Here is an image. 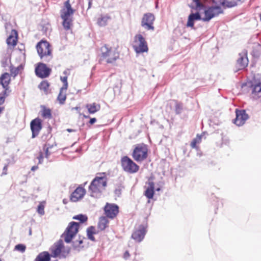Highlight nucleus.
I'll return each mask as SVG.
<instances>
[{"instance_id":"nucleus-1","label":"nucleus","mask_w":261,"mask_h":261,"mask_svg":"<svg viewBox=\"0 0 261 261\" xmlns=\"http://www.w3.org/2000/svg\"><path fill=\"white\" fill-rule=\"evenodd\" d=\"M79 223L74 221L69 223L64 233L61 235V239L56 245H63V241L67 244L73 243H76V241H74L78 232Z\"/></svg>"},{"instance_id":"nucleus-2","label":"nucleus","mask_w":261,"mask_h":261,"mask_svg":"<svg viewBox=\"0 0 261 261\" xmlns=\"http://www.w3.org/2000/svg\"><path fill=\"white\" fill-rule=\"evenodd\" d=\"M107 185V181L105 177H96L89 187L90 196L95 198L99 197Z\"/></svg>"},{"instance_id":"nucleus-3","label":"nucleus","mask_w":261,"mask_h":261,"mask_svg":"<svg viewBox=\"0 0 261 261\" xmlns=\"http://www.w3.org/2000/svg\"><path fill=\"white\" fill-rule=\"evenodd\" d=\"M37 53L40 58L45 62H48L52 58L50 44L46 41H41L36 45Z\"/></svg>"},{"instance_id":"nucleus-4","label":"nucleus","mask_w":261,"mask_h":261,"mask_svg":"<svg viewBox=\"0 0 261 261\" xmlns=\"http://www.w3.org/2000/svg\"><path fill=\"white\" fill-rule=\"evenodd\" d=\"M10 82V76L8 73L3 74L0 77V105L4 102L5 97L10 92L9 90Z\"/></svg>"},{"instance_id":"nucleus-5","label":"nucleus","mask_w":261,"mask_h":261,"mask_svg":"<svg viewBox=\"0 0 261 261\" xmlns=\"http://www.w3.org/2000/svg\"><path fill=\"white\" fill-rule=\"evenodd\" d=\"M50 257L66 258L71 251V248L68 246H51L49 249Z\"/></svg>"},{"instance_id":"nucleus-6","label":"nucleus","mask_w":261,"mask_h":261,"mask_svg":"<svg viewBox=\"0 0 261 261\" xmlns=\"http://www.w3.org/2000/svg\"><path fill=\"white\" fill-rule=\"evenodd\" d=\"M101 50V60H105L108 63H113L119 58L118 53L114 49L109 48L107 45L103 46Z\"/></svg>"},{"instance_id":"nucleus-7","label":"nucleus","mask_w":261,"mask_h":261,"mask_svg":"<svg viewBox=\"0 0 261 261\" xmlns=\"http://www.w3.org/2000/svg\"><path fill=\"white\" fill-rule=\"evenodd\" d=\"M121 165L124 171L129 173H136L139 169V166L127 156L122 158Z\"/></svg>"},{"instance_id":"nucleus-8","label":"nucleus","mask_w":261,"mask_h":261,"mask_svg":"<svg viewBox=\"0 0 261 261\" xmlns=\"http://www.w3.org/2000/svg\"><path fill=\"white\" fill-rule=\"evenodd\" d=\"M133 47L137 53L147 51L148 47L145 38L140 34L137 35L135 37Z\"/></svg>"},{"instance_id":"nucleus-9","label":"nucleus","mask_w":261,"mask_h":261,"mask_svg":"<svg viewBox=\"0 0 261 261\" xmlns=\"http://www.w3.org/2000/svg\"><path fill=\"white\" fill-rule=\"evenodd\" d=\"M222 13L223 10L220 6L210 7L204 10V16L202 17V20L204 22H208L213 17Z\"/></svg>"},{"instance_id":"nucleus-10","label":"nucleus","mask_w":261,"mask_h":261,"mask_svg":"<svg viewBox=\"0 0 261 261\" xmlns=\"http://www.w3.org/2000/svg\"><path fill=\"white\" fill-rule=\"evenodd\" d=\"M147 156V149L145 145H139L134 150L133 156L137 162H141L145 160Z\"/></svg>"},{"instance_id":"nucleus-11","label":"nucleus","mask_w":261,"mask_h":261,"mask_svg":"<svg viewBox=\"0 0 261 261\" xmlns=\"http://www.w3.org/2000/svg\"><path fill=\"white\" fill-rule=\"evenodd\" d=\"M155 17L153 14L148 13L144 14L141 21V25L147 30H154L153 26Z\"/></svg>"},{"instance_id":"nucleus-12","label":"nucleus","mask_w":261,"mask_h":261,"mask_svg":"<svg viewBox=\"0 0 261 261\" xmlns=\"http://www.w3.org/2000/svg\"><path fill=\"white\" fill-rule=\"evenodd\" d=\"M105 214L107 217L114 219L119 213V207L114 203H107L104 207Z\"/></svg>"},{"instance_id":"nucleus-13","label":"nucleus","mask_w":261,"mask_h":261,"mask_svg":"<svg viewBox=\"0 0 261 261\" xmlns=\"http://www.w3.org/2000/svg\"><path fill=\"white\" fill-rule=\"evenodd\" d=\"M50 72L51 69L48 68L45 64L42 63H39L35 68L36 75L41 78L48 77Z\"/></svg>"},{"instance_id":"nucleus-14","label":"nucleus","mask_w":261,"mask_h":261,"mask_svg":"<svg viewBox=\"0 0 261 261\" xmlns=\"http://www.w3.org/2000/svg\"><path fill=\"white\" fill-rule=\"evenodd\" d=\"M30 126L32 133V137L34 138L38 135L42 129V121L38 118H35L31 122Z\"/></svg>"},{"instance_id":"nucleus-15","label":"nucleus","mask_w":261,"mask_h":261,"mask_svg":"<svg viewBox=\"0 0 261 261\" xmlns=\"http://www.w3.org/2000/svg\"><path fill=\"white\" fill-rule=\"evenodd\" d=\"M236 118L234 120V123L238 126H241L244 124L246 120L248 119V116L245 110H239L236 109Z\"/></svg>"},{"instance_id":"nucleus-16","label":"nucleus","mask_w":261,"mask_h":261,"mask_svg":"<svg viewBox=\"0 0 261 261\" xmlns=\"http://www.w3.org/2000/svg\"><path fill=\"white\" fill-rule=\"evenodd\" d=\"M74 13V10L71 8L68 0L64 3V8L61 11V17L62 18H71Z\"/></svg>"},{"instance_id":"nucleus-17","label":"nucleus","mask_w":261,"mask_h":261,"mask_svg":"<svg viewBox=\"0 0 261 261\" xmlns=\"http://www.w3.org/2000/svg\"><path fill=\"white\" fill-rule=\"evenodd\" d=\"M239 57L237 60V66L238 69H244L248 64V60L247 57V53L246 51L240 53Z\"/></svg>"},{"instance_id":"nucleus-18","label":"nucleus","mask_w":261,"mask_h":261,"mask_svg":"<svg viewBox=\"0 0 261 261\" xmlns=\"http://www.w3.org/2000/svg\"><path fill=\"white\" fill-rule=\"evenodd\" d=\"M145 233V228L143 225H140L139 229L133 233L132 237L136 242L139 243L143 240Z\"/></svg>"},{"instance_id":"nucleus-19","label":"nucleus","mask_w":261,"mask_h":261,"mask_svg":"<svg viewBox=\"0 0 261 261\" xmlns=\"http://www.w3.org/2000/svg\"><path fill=\"white\" fill-rule=\"evenodd\" d=\"M85 193V189L82 187H78L71 194L70 200L73 202H76L84 197Z\"/></svg>"},{"instance_id":"nucleus-20","label":"nucleus","mask_w":261,"mask_h":261,"mask_svg":"<svg viewBox=\"0 0 261 261\" xmlns=\"http://www.w3.org/2000/svg\"><path fill=\"white\" fill-rule=\"evenodd\" d=\"M202 17H201V15L199 12H196L195 13H191L188 19V21L187 23V27L193 28L194 24V21L195 20H202Z\"/></svg>"},{"instance_id":"nucleus-21","label":"nucleus","mask_w":261,"mask_h":261,"mask_svg":"<svg viewBox=\"0 0 261 261\" xmlns=\"http://www.w3.org/2000/svg\"><path fill=\"white\" fill-rule=\"evenodd\" d=\"M51 257L49 255V252L48 251H43L36 256L35 261H50Z\"/></svg>"},{"instance_id":"nucleus-22","label":"nucleus","mask_w":261,"mask_h":261,"mask_svg":"<svg viewBox=\"0 0 261 261\" xmlns=\"http://www.w3.org/2000/svg\"><path fill=\"white\" fill-rule=\"evenodd\" d=\"M149 186L146 189L145 192V195L148 199H151L153 198L154 195V183L152 181H149L148 183Z\"/></svg>"},{"instance_id":"nucleus-23","label":"nucleus","mask_w":261,"mask_h":261,"mask_svg":"<svg viewBox=\"0 0 261 261\" xmlns=\"http://www.w3.org/2000/svg\"><path fill=\"white\" fill-rule=\"evenodd\" d=\"M249 87L252 88V94H259L261 93V82L256 83L255 84H252L248 83Z\"/></svg>"},{"instance_id":"nucleus-24","label":"nucleus","mask_w":261,"mask_h":261,"mask_svg":"<svg viewBox=\"0 0 261 261\" xmlns=\"http://www.w3.org/2000/svg\"><path fill=\"white\" fill-rule=\"evenodd\" d=\"M86 108L89 113L94 114L100 110V106L99 104L94 102L91 104H87Z\"/></svg>"},{"instance_id":"nucleus-25","label":"nucleus","mask_w":261,"mask_h":261,"mask_svg":"<svg viewBox=\"0 0 261 261\" xmlns=\"http://www.w3.org/2000/svg\"><path fill=\"white\" fill-rule=\"evenodd\" d=\"M111 19V17L108 15H101L97 19V24L100 27H105L107 24L108 21Z\"/></svg>"},{"instance_id":"nucleus-26","label":"nucleus","mask_w":261,"mask_h":261,"mask_svg":"<svg viewBox=\"0 0 261 261\" xmlns=\"http://www.w3.org/2000/svg\"><path fill=\"white\" fill-rule=\"evenodd\" d=\"M109 221L106 217H101L98 224V227L101 230H104L107 226Z\"/></svg>"},{"instance_id":"nucleus-27","label":"nucleus","mask_w":261,"mask_h":261,"mask_svg":"<svg viewBox=\"0 0 261 261\" xmlns=\"http://www.w3.org/2000/svg\"><path fill=\"white\" fill-rule=\"evenodd\" d=\"M241 0H221L220 2L221 4L228 8H231L236 6L237 5V2L240 1Z\"/></svg>"},{"instance_id":"nucleus-28","label":"nucleus","mask_w":261,"mask_h":261,"mask_svg":"<svg viewBox=\"0 0 261 261\" xmlns=\"http://www.w3.org/2000/svg\"><path fill=\"white\" fill-rule=\"evenodd\" d=\"M66 90L67 89H63V88H61L60 89V93L58 96V99L61 104H63L66 99Z\"/></svg>"},{"instance_id":"nucleus-29","label":"nucleus","mask_w":261,"mask_h":261,"mask_svg":"<svg viewBox=\"0 0 261 261\" xmlns=\"http://www.w3.org/2000/svg\"><path fill=\"white\" fill-rule=\"evenodd\" d=\"M42 108V115L44 118L50 119L51 118V110L49 109L45 108L44 106L41 107Z\"/></svg>"},{"instance_id":"nucleus-30","label":"nucleus","mask_w":261,"mask_h":261,"mask_svg":"<svg viewBox=\"0 0 261 261\" xmlns=\"http://www.w3.org/2000/svg\"><path fill=\"white\" fill-rule=\"evenodd\" d=\"M87 236L89 239L94 241L93 234L95 233V229L93 226H90L87 229Z\"/></svg>"},{"instance_id":"nucleus-31","label":"nucleus","mask_w":261,"mask_h":261,"mask_svg":"<svg viewBox=\"0 0 261 261\" xmlns=\"http://www.w3.org/2000/svg\"><path fill=\"white\" fill-rule=\"evenodd\" d=\"M63 19L62 25L66 30H68L70 29L71 25L72 19L71 18H62Z\"/></svg>"},{"instance_id":"nucleus-32","label":"nucleus","mask_w":261,"mask_h":261,"mask_svg":"<svg viewBox=\"0 0 261 261\" xmlns=\"http://www.w3.org/2000/svg\"><path fill=\"white\" fill-rule=\"evenodd\" d=\"M7 43L8 45H16L17 43V37H14L13 35H10L7 39Z\"/></svg>"},{"instance_id":"nucleus-33","label":"nucleus","mask_w":261,"mask_h":261,"mask_svg":"<svg viewBox=\"0 0 261 261\" xmlns=\"http://www.w3.org/2000/svg\"><path fill=\"white\" fill-rule=\"evenodd\" d=\"M73 219L77 220L80 221L81 223H84L86 221H87L88 218L87 217L83 214H80L76 215L73 217Z\"/></svg>"},{"instance_id":"nucleus-34","label":"nucleus","mask_w":261,"mask_h":261,"mask_svg":"<svg viewBox=\"0 0 261 261\" xmlns=\"http://www.w3.org/2000/svg\"><path fill=\"white\" fill-rule=\"evenodd\" d=\"M192 1L195 4L196 10L200 11L205 8V6L200 2V0H192Z\"/></svg>"},{"instance_id":"nucleus-35","label":"nucleus","mask_w":261,"mask_h":261,"mask_svg":"<svg viewBox=\"0 0 261 261\" xmlns=\"http://www.w3.org/2000/svg\"><path fill=\"white\" fill-rule=\"evenodd\" d=\"M201 136H197V137L194 138L191 143V146L193 148H196V144L199 143L201 141Z\"/></svg>"},{"instance_id":"nucleus-36","label":"nucleus","mask_w":261,"mask_h":261,"mask_svg":"<svg viewBox=\"0 0 261 261\" xmlns=\"http://www.w3.org/2000/svg\"><path fill=\"white\" fill-rule=\"evenodd\" d=\"M53 146H50L49 144H45L44 145L43 149L45 151V157L48 158L50 154V152H49V149L50 148Z\"/></svg>"},{"instance_id":"nucleus-37","label":"nucleus","mask_w":261,"mask_h":261,"mask_svg":"<svg viewBox=\"0 0 261 261\" xmlns=\"http://www.w3.org/2000/svg\"><path fill=\"white\" fill-rule=\"evenodd\" d=\"M61 81L63 83V85L62 87L64 89H67L68 88V82H67V76H61Z\"/></svg>"},{"instance_id":"nucleus-38","label":"nucleus","mask_w":261,"mask_h":261,"mask_svg":"<svg viewBox=\"0 0 261 261\" xmlns=\"http://www.w3.org/2000/svg\"><path fill=\"white\" fill-rule=\"evenodd\" d=\"M39 87L41 89L46 90L49 87V84L47 82L44 81L40 84Z\"/></svg>"},{"instance_id":"nucleus-39","label":"nucleus","mask_w":261,"mask_h":261,"mask_svg":"<svg viewBox=\"0 0 261 261\" xmlns=\"http://www.w3.org/2000/svg\"><path fill=\"white\" fill-rule=\"evenodd\" d=\"M26 249V246H15L14 251H18L22 253L24 252Z\"/></svg>"},{"instance_id":"nucleus-40","label":"nucleus","mask_w":261,"mask_h":261,"mask_svg":"<svg viewBox=\"0 0 261 261\" xmlns=\"http://www.w3.org/2000/svg\"><path fill=\"white\" fill-rule=\"evenodd\" d=\"M9 59L8 57H4L1 61L2 65L3 67H5L8 65Z\"/></svg>"},{"instance_id":"nucleus-41","label":"nucleus","mask_w":261,"mask_h":261,"mask_svg":"<svg viewBox=\"0 0 261 261\" xmlns=\"http://www.w3.org/2000/svg\"><path fill=\"white\" fill-rule=\"evenodd\" d=\"M44 206L41 205V204H39L38 206V208H37V212L40 214V215H43L44 214Z\"/></svg>"},{"instance_id":"nucleus-42","label":"nucleus","mask_w":261,"mask_h":261,"mask_svg":"<svg viewBox=\"0 0 261 261\" xmlns=\"http://www.w3.org/2000/svg\"><path fill=\"white\" fill-rule=\"evenodd\" d=\"M20 68V67H18L17 68H15V69H12L11 70V73L12 74H14V76H16L18 73V72H19V68Z\"/></svg>"},{"instance_id":"nucleus-43","label":"nucleus","mask_w":261,"mask_h":261,"mask_svg":"<svg viewBox=\"0 0 261 261\" xmlns=\"http://www.w3.org/2000/svg\"><path fill=\"white\" fill-rule=\"evenodd\" d=\"M130 256V254L129 251L128 250H126L123 254V258L124 259L127 260Z\"/></svg>"},{"instance_id":"nucleus-44","label":"nucleus","mask_w":261,"mask_h":261,"mask_svg":"<svg viewBox=\"0 0 261 261\" xmlns=\"http://www.w3.org/2000/svg\"><path fill=\"white\" fill-rule=\"evenodd\" d=\"M43 158L44 156L43 155V153L42 152H40L39 156L38 157L39 164H41L42 163Z\"/></svg>"},{"instance_id":"nucleus-45","label":"nucleus","mask_w":261,"mask_h":261,"mask_svg":"<svg viewBox=\"0 0 261 261\" xmlns=\"http://www.w3.org/2000/svg\"><path fill=\"white\" fill-rule=\"evenodd\" d=\"M7 169H8V165H6L3 168V171L2 173L3 175H6L7 174Z\"/></svg>"},{"instance_id":"nucleus-46","label":"nucleus","mask_w":261,"mask_h":261,"mask_svg":"<svg viewBox=\"0 0 261 261\" xmlns=\"http://www.w3.org/2000/svg\"><path fill=\"white\" fill-rule=\"evenodd\" d=\"M96 121V119L95 118H91L89 121V123L90 124H94Z\"/></svg>"},{"instance_id":"nucleus-47","label":"nucleus","mask_w":261,"mask_h":261,"mask_svg":"<svg viewBox=\"0 0 261 261\" xmlns=\"http://www.w3.org/2000/svg\"><path fill=\"white\" fill-rule=\"evenodd\" d=\"M38 168V167L37 166H34L32 167L31 170L33 171H34L36 170Z\"/></svg>"},{"instance_id":"nucleus-48","label":"nucleus","mask_w":261,"mask_h":261,"mask_svg":"<svg viewBox=\"0 0 261 261\" xmlns=\"http://www.w3.org/2000/svg\"><path fill=\"white\" fill-rule=\"evenodd\" d=\"M73 247V249L75 250L77 248H84V246H76V245H75V246H72Z\"/></svg>"},{"instance_id":"nucleus-49","label":"nucleus","mask_w":261,"mask_h":261,"mask_svg":"<svg viewBox=\"0 0 261 261\" xmlns=\"http://www.w3.org/2000/svg\"><path fill=\"white\" fill-rule=\"evenodd\" d=\"M67 131L69 133H71V132H75V130L73 129L68 128V129H67Z\"/></svg>"},{"instance_id":"nucleus-50","label":"nucleus","mask_w":261,"mask_h":261,"mask_svg":"<svg viewBox=\"0 0 261 261\" xmlns=\"http://www.w3.org/2000/svg\"><path fill=\"white\" fill-rule=\"evenodd\" d=\"M91 5H92V1L91 0H89V2H88V9H90L91 8Z\"/></svg>"},{"instance_id":"nucleus-51","label":"nucleus","mask_w":261,"mask_h":261,"mask_svg":"<svg viewBox=\"0 0 261 261\" xmlns=\"http://www.w3.org/2000/svg\"><path fill=\"white\" fill-rule=\"evenodd\" d=\"M178 105H177V106H176V113H180V112H179V111L178 110Z\"/></svg>"},{"instance_id":"nucleus-52","label":"nucleus","mask_w":261,"mask_h":261,"mask_svg":"<svg viewBox=\"0 0 261 261\" xmlns=\"http://www.w3.org/2000/svg\"><path fill=\"white\" fill-rule=\"evenodd\" d=\"M78 242H79V244H81L83 243V241H82V240L80 239V240L78 241Z\"/></svg>"},{"instance_id":"nucleus-53","label":"nucleus","mask_w":261,"mask_h":261,"mask_svg":"<svg viewBox=\"0 0 261 261\" xmlns=\"http://www.w3.org/2000/svg\"><path fill=\"white\" fill-rule=\"evenodd\" d=\"M4 110V108L0 107V113L2 112V111Z\"/></svg>"},{"instance_id":"nucleus-54","label":"nucleus","mask_w":261,"mask_h":261,"mask_svg":"<svg viewBox=\"0 0 261 261\" xmlns=\"http://www.w3.org/2000/svg\"><path fill=\"white\" fill-rule=\"evenodd\" d=\"M63 73H64V74H65V75H66V74H67V70H65V71L63 72Z\"/></svg>"},{"instance_id":"nucleus-55","label":"nucleus","mask_w":261,"mask_h":261,"mask_svg":"<svg viewBox=\"0 0 261 261\" xmlns=\"http://www.w3.org/2000/svg\"><path fill=\"white\" fill-rule=\"evenodd\" d=\"M63 203H65H65H66V200H65V199H63Z\"/></svg>"},{"instance_id":"nucleus-56","label":"nucleus","mask_w":261,"mask_h":261,"mask_svg":"<svg viewBox=\"0 0 261 261\" xmlns=\"http://www.w3.org/2000/svg\"><path fill=\"white\" fill-rule=\"evenodd\" d=\"M31 233H32V231H31V229H30L29 230V234L31 235Z\"/></svg>"},{"instance_id":"nucleus-57","label":"nucleus","mask_w":261,"mask_h":261,"mask_svg":"<svg viewBox=\"0 0 261 261\" xmlns=\"http://www.w3.org/2000/svg\"><path fill=\"white\" fill-rule=\"evenodd\" d=\"M156 190H157V191H160V189L159 188L156 189Z\"/></svg>"},{"instance_id":"nucleus-58","label":"nucleus","mask_w":261,"mask_h":261,"mask_svg":"<svg viewBox=\"0 0 261 261\" xmlns=\"http://www.w3.org/2000/svg\"><path fill=\"white\" fill-rule=\"evenodd\" d=\"M15 32V34L17 35V32L15 31H14Z\"/></svg>"},{"instance_id":"nucleus-59","label":"nucleus","mask_w":261,"mask_h":261,"mask_svg":"<svg viewBox=\"0 0 261 261\" xmlns=\"http://www.w3.org/2000/svg\"><path fill=\"white\" fill-rule=\"evenodd\" d=\"M0 261H2V259L0 258Z\"/></svg>"},{"instance_id":"nucleus-60","label":"nucleus","mask_w":261,"mask_h":261,"mask_svg":"<svg viewBox=\"0 0 261 261\" xmlns=\"http://www.w3.org/2000/svg\"><path fill=\"white\" fill-rule=\"evenodd\" d=\"M260 20H261V13H260Z\"/></svg>"},{"instance_id":"nucleus-61","label":"nucleus","mask_w":261,"mask_h":261,"mask_svg":"<svg viewBox=\"0 0 261 261\" xmlns=\"http://www.w3.org/2000/svg\"><path fill=\"white\" fill-rule=\"evenodd\" d=\"M54 261H58V260H54Z\"/></svg>"}]
</instances>
